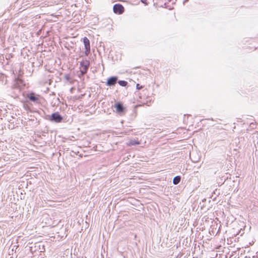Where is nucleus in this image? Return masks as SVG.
Instances as JSON below:
<instances>
[{"instance_id":"f257e3e1","label":"nucleus","mask_w":258,"mask_h":258,"mask_svg":"<svg viewBox=\"0 0 258 258\" xmlns=\"http://www.w3.org/2000/svg\"><path fill=\"white\" fill-rule=\"evenodd\" d=\"M46 119L52 122L60 123L62 121L63 118L58 112H55L51 115H47Z\"/></svg>"},{"instance_id":"f03ea898","label":"nucleus","mask_w":258,"mask_h":258,"mask_svg":"<svg viewBox=\"0 0 258 258\" xmlns=\"http://www.w3.org/2000/svg\"><path fill=\"white\" fill-rule=\"evenodd\" d=\"M114 107L115 109L116 112L120 116L124 115L127 111L123 103L121 102H116L114 105Z\"/></svg>"},{"instance_id":"7ed1b4c3","label":"nucleus","mask_w":258,"mask_h":258,"mask_svg":"<svg viewBox=\"0 0 258 258\" xmlns=\"http://www.w3.org/2000/svg\"><path fill=\"white\" fill-rule=\"evenodd\" d=\"M26 98L34 103H40V95L36 94L34 92H31L30 93H27L26 95Z\"/></svg>"},{"instance_id":"20e7f679","label":"nucleus","mask_w":258,"mask_h":258,"mask_svg":"<svg viewBox=\"0 0 258 258\" xmlns=\"http://www.w3.org/2000/svg\"><path fill=\"white\" fill-rule=\"evenodd\" d=\"M80 72L82 75L86 74L90 66V61L87 59L83 60L80 62Z\"/></svg>"},{"instance_id":"39448f33","label":"nucleus","mask_w":258,"mask_h":258,"mask_svg":"<svg viewBox=\"0 0 258 258\" xmlns=\"http://www.w3.org/2000/svg\"><path fill=\"white\" fill-rule=\"evenodd\" d=\"M83 43H84L85 49V54L86 56H88L89 54V53H90V40H89V39L87 37H84L83 38Z\"/></svg>"},{"instance_id":"423d86ee","label":"nucleus","mask_w":258,"mask_h":258,"mask_svg":"<svg viewBox=\"0 0 258 258\" xmlns=\"http://www.w3.org/2000/svg\"><path fill=\"white\" fill-rule=\"evenodd\" d=\"M113 12L117 14H122L124 11V7L120 4H116L113 7Z\"/></svg>"},{"instance_id":"0eeeda50","label":"nucleus","mask_w":258,"mask_h":258,"mask_svg":"<svg viewBox=\"0 0 258 258\" xmlns=\"http://www.w3.org/2000/svg\"><path fill=\"white\" fill-rule=\"evenodd\" d=\"M118 77L112 76L108 78L106 82L107 86L111 87L114 86L117 83Z\"/></svg>"},{"instance_id":"6e6552de","label":"nucleus","mask_w":258,"mask_h":258,"mask_svg":"<svg viewBox=\"0 0 258 258\" xmlns=\"http://www.w3.org/2000/svg\"><path fill=\"white\" fill-rule=\"evenodd\" d=\"M15 84L13 85L14 87L17 88L19 86V83H21L23 82V80L19 78V77H17L15 78Z\"/></svg>"},{"instance_id":"1a4fd4ad","label":"nucleus","mask_w":258,"mask_h":258,"mask_svg":"<svg viewBox=\"0 0 258 258\" xmlns=\"http://www.w3.org/2000/svg\"><path fill=\"white\" fill-rule=\"evenodd\" d=\"M181 180V177L179 175L176 176L173 179V183L174 185L178 184Z\"/></svg>"},{"instance_id":"9d476101","label":"nucleus","mask_w":258,"mask_h":258,"mask_svg":"<svg viewBox=\"0 0 258 258\" xmlns=\"http://www.w3.org/2000/svg\"><path fill=\"white\" fill-rule=\"evenodd\" d=\"M140 142L136 140H131L128 144L130 146H136L139 145Z\"/></svg>"},{"instance_id":"9b49d317","label":"nucleus","mask_w":258,"mask_h":258,"mask_svg":"<svg viewBox=\"0 0 258 258\" xmlns=\"http://www.w3.org/2000/svg\"><path fill=\"white\" fill-rule=\"evenodd\" d=\"M117 83L119 84V85L122 87H125L127 86L128 83L124 80H119L117 81Z\"/></svg>"},{"instance_id":"f8f14e48","label":"nucleus","mask_w":258,"mask_h":258,"mask_svg":"<svg viewBox=\"0 0 258 258\" xmlns=\"http://www.w3.org/2000/svg\"><path fill=\"white\" fill-rule=\"evenodd\" d=\"M64 78L67 81H70L71 77L70 75L69 74H67L64 75Z\"/></svg>"},{"instance_id":"ddd939ff","label":"nucleus","mask_w":258,"mask_h":258,"mask_svg":"<svg viewBox=\"0 0 258 258\" xmlns=\"http://www.w3.org/2000/svg\"><path fill=\"white\" fill-rule=\"evenodd\" d=\"M142 88H143V86L140 85L139 84H137L136 85V89L137 90H140Z\"/></svg>"},{"instance_id":"4468645a","label":"nucleus","mask_w":258,"mask_h":258,"mask_svg":"<svg viewBox=\"0 0 258 258\" xmlns=\"http://www.w3.org/2000/svg\"><path fill=\"white\" fill-rule=\"evenodd\" d=\"M140 1L142 3L144 4L145 6H147L148 5L147 0H140Z\"/></svg>"},{"instance_id":"2eb2a0df","label":"nucleus","mask_w":258,"mask_h":258,"mask_svg":"<svg viewBox=\"0 0 258 258\" xmlns=\"http://www.w3.org/2000/svg\"><path fill=\"white\" fill-rule=\"evenodd\" d=\"M188 0H184V2H187Z\"/></svg>"}]
</instances>
